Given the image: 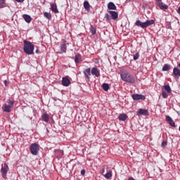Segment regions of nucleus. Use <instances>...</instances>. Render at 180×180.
Returning <instances> with one entry per match:
<instances>
[{"label":"nucleus","mask_w":180,"mask_h":180,"mask_svg":"<svg viewBox=\"0 0 180 180\" xmlns=\"http://www.w3.org/2000/svg\"><path fill=\"white\" fill-rule=\"evenodd\" d=\"M108 9H109L110 11H116V9H117V7H116V5H115L113 2H110L108 4Z\"/></svg>","instance_id":"17"},{"label":"nucleus","mask_w":180,"mask_h":180,"mask_svg":"<svg viewBox=\"0 0 180 180\" xmlns=\"http://www.w3.org/2000/svg\"><path fill=\"white\" fill-rule=\"evenodd\" d=\"M167 144H168V142L167 141H163L161 144L162 148H165Z\"/></svg>","instance_id":"32"},{"label":"nucleus","mask_w":180,"mask_h":180,"mask_svg":"<svg viewBox=\"0 0 180 180\" xmlns=\"http://www.w3.org/2000/svg\"><path fill=\"white\" fill-rule=\"evenodd\" d=\"M22 18L27 23H30V22H32V17L27 14H23Z\"/></svg>","instance_id":"18"},{"label":"nucleus","mask_w":180,"mask_h":180,"mask_svg":"<svg viewBox=\"0 0 180 180\" xmlns=\"http://www.w3.org/2000/svg\"><path fill=\"white\" fill-rule=\"evenodd\" d=\"M44 18H46V19H49V20H51V13H48V12H45L44 13Z\"/></svg>","instance_id":"25"},{"label":"nucleus","mask_w":180,"mask_h":180,"mask_svg":"<svg viewBox=\"0 0 180 180\" xmlns=\"http://www.w3.org/2000/svg\"><path fill=\"white\" fill-rule=\"evenodd\" d=\"M41 119H42L43 122H46V123L49 122V120H50L49 114H47V113L42 114Z\"/></svg>","instance_id":"19"},{"label":"nucleus","mask_w":180,"mask_h":180,"mask_svg":"<svg viewBox=\"0 0 180 180\" xmlns=\"http://www.w3.org/2000/svg\"><path fill=\"white\" fill-rule=\"evenodd\" d=\"M118 119H119V120H121L122 122H124L126 120V119H127V115L120 114Z\"/></svg>","instance_id":"24"},{"label":"nucleus","mask_w":180,"mask_h":180,"mask_svg":"<svg viewBox=\"0 0 180 180\" xmlns=\"http://www.w3.org/2000/svg\"><path fill=\"white\" fill-rule=\"evenodd\" d=\"M7 105H8V106H11V108H13V101L11 99L7 100Z\"/></svg>","instance_id":"31"},{"label":"nucleus","mask_w":180,"mask_h":180,"mask_svg":"<svg viewBox=\"0 0 180 180\" xmlns=\"http://www.w3.org/2000/svg\"><path fill=\"white\" fill-rule=\"evenodd\" d=\"M30 150L32 155H37V154H39V150H40V145L37 143H32L30 146Z\"/></svg>","instance_id":"4"},{"label":"nucleus","mask_w":180,"mask_h":180,"mask_svg":"<svg viewBox=\"0 0 180 180\" xmlns=\"http://www.w3.org/2000/svg\"><path fill=\"white\" fill-rule=\"evenodd\" d=\"M104 176L106 179H110L112 178V172H108Z\"/></svg>","instance_id":"27"},{"label":"nucleus","mask_w":180,"mask_h":180,"mask_svg":"<svg viewBox=\"0 0 180 180\" xmlns=\"http://www.w3.org/2000/svg\"><path fill=\"white\" fill-rule=\"evenodd\" d=\"M172 77L174 78H179L180 77V69L178 67H174L173 68Z\"/></svg>","instance_id":"9"},{"label":"nucleus","mask_w":180,"mask_h":180,"mask_svg":"<svg viewBox=\"0 0 180 180\" xmlns=\"http://www.w3.org/2000/svg\"><path fill=\"white\" fill-rule=\"evenodd\" d=\"M4 112H6L7 113H10V112L12 110V107L11 105H8V104H4L2 108Z\"/></svg>","instance_id":"15"},{"label":"nucleus","mask_w":180,"mask_h":180,"mask_svg":"<svg viewBox=\"0 0 180 180\" xmlns=\"http://www.w3.org/2000/svg\"><path fill=\"white\" fill-rule=\"evenodd\" d=\"M171 70V65L165 64L162 68V71H169Z\"/></svg>","instance_id":"23"},{"label":"nucleus","mask_w":180,"mask_h":180,"mask_svg":"<svg viewBox=\"0 0 180 180\" xmlns=\"http://www.w3.org/2000/svg\"><path fill=\"white\" fill-rule=\"evenodd\" d=\"M165 119L166 122L169 124V126H172V127H175V122H174V120H172L169 115H166Z\"/></svg>","instance_id":"11"},{"label":"nucleus","mask_w":180,"mask_h":180,"mask_svg":"<svg viewBox=\"0 0 180 180\" xmlns=\"http://www.w3.org/2000/svg\"><path fill=\"white\" fill-rule=\"evenodd\" d=\"M176 113H177V115H180L179 112H178V111L176 112Z\"/></svg>","instance_id":"43"},{"label":"nucleus","mask_w":180,"mask_h":180,"mask_svg":"<svg viewBox=\"0 0 180 180\" xmlns=\"http://www.w3.org/2000/svg\"><path fill=\"white\" fill-rule=\"evenodd\" d=\"M51 6V11L53 12V13H58V8H57V4L56 3H51L50 4Z\"/></svg>","instance_id":"14"},{"label":"nucleus","mask_w":180,"mask_h":180,"mask_svg":"<svg viewBox=\"0 0 180 180\" xmlns=\"http://www.w3.org/2000/svg\"><path fill=\"white\" fill-rule=\"evenodd\" d=\"M105 19H106V20H112V17L110 15H109L108 13L105 14L104 16Z\"/></svg>","instance_id":"33"},{"label":"nucleus","mask_w":180,"mask_h":180,"mask_svg":"<svg viewBox=\"0 0 180 180\" xmlns=\"http://www.w3.org/2000/svg\"><path fill=\"white\" fill-rule=\"evenodd\" d=\"M121 78L122 81L128 82L129 84H134L136 82V79L134 77L130 75L127 72H124L121 74Z\"/></svg>","instance_id":"3"},{"label":"nucleus","mask_w":180,"mask_h":180,"mask_svg":"<svg viewBox=\"0 0 180 180\" xmlns=\"http://www.w3.org/2000/svg\"><path fill=\"white\" fill-rule=\"evenodd\" d=\"M128 180H136V179H134V178H133V177H129V178L128 179Z\"/></svg>","instance_id":"39"},{"label":"nucleus","mask_w":180,"mask_h":180,"mask_svg":"<svg viewBox=\"0 0 180 180\" xmlns=\"http://www.w3.org/2000/svg\"><path fill=\"white\" fill-rule=\"evenodd\" d=\"M79 58H81V56H79V55H76L75 56V63L76 64H79Z\"/></svg>","instance_id":"29"},{"label":"nucleus","mask_w":180,"mask_h":180,"mask_svg":"<svg viewBox=\"0 0 180 180\" xmlns=\"http://www.w3.org/2000/svg\"><path fill=\"white\" fill-rule=\"evenodd\" d=\"M84 8L86 11L89 12L91 11V5H89V2L88 1H84Z\"/></svg>","instance_id":"21"},{"label":"nucleus","mask_w":180,"mask_h":180,"mask_svg":"<svg viewBox=\"0 0 180 180\" xmlns=\"http://www.w3.org/2000/svg\"><path fill=\"white\" fill-rule=\"evenodd\" d=\"M23 43H24L23 50L25 54H28V56L34 54V45H33L32 42L27 40H24Z\"/></svg>","instance_id":"1"},{"label":"nucleus","mask_w":180,"mask_h":180,"mask_svg":"<svg viewBox=\"0 0 180 180\" xmlns=\"http://www.w3.org/2000/svg\"><path fill=\"white\" fill-rule=\"evenodd\" d=\"M15 1L20 3V2H25V0H15Z\"/></svg>","instance_id":"38"},{"label":"nucleus","mask_w":180,"mask_h":180,"mask_svg":"<svg viewBox=\"0 0 180 180\" xmlns=\"http://www.w3.org/2000/svg\"><path fill=\"white\" fill-rule=\"evenodd\" d=\"M164 88L165 91H167V92H168L169 94H171V87L169 86V85H165L164 86Z\"/></svg>","instance_id":"30"},{"label":"nucleus","mask_w":180,"mask_h":180,"mask_svg":"<svg viewBox=\"0 0 180 180\" xmlns=\"http://www.w3.org/2000/svg\"><path fill=\"white\" fill-rule=\"evenodd\" d=\"M4 84L5 86H8V85H9V82H8V80H4Z\"/></svg>","instance_id":"37"},{"label":"nucleus","mask_w":180,"mask_h":180,"mask_svg":"<svg viewBox=\"0 0 180 180\" xmlns=\"http://www.w3.org/2000/svg\"><path fill=\"white\" fill-rule=\"evenodd\" d=\"M6 0H0V8H5L6 6V4L5 3Z\"/></svg>","instance_id":"28"},{"label":"nucleus","mask_w":180,"mask_h":180,"mask_svg":"<svg viewBox=\"0 0 180 180\" xmlns=\"http://www.w3.org/2000/svg\"><path fill=\"white\" fill-rule=\"evenodd\" d=\"M85 174H86V171H85V169H82V170H81V174L82 175H85Z\"/></svg>","instance_id":"36"},{"label":"nucleus","mask_w":180,"mask_h":180,"mask_svg":"<svg viewBox=\"0 0 180 180\" xmlns=\"http://www.w3.org/2000/svg\"><path fill=\"white\" fill-rule=\"evenodd\" d=\"M108 13L111 15V19H112V20H116V19L119 18V13L116 11H108Z\"/></svg>","instance_id":"12"},{"label":"nucleus","mask_w":180,"mask_h":180,"mask_svg":"<svg viewBox=\"0 0 180 180\" xmlns=\"http://www.w3.org/2000/svg\"><path fill=\"white\" fill-rule=\"evenodd\" d=\"M139 57H140V54L139 53H136L134 55V60L136 61V60H139Z\"/></svg>","instance_id":"34"},{"label":"nucleus","mask_w":180,"mask_h":180,"mask_svg":"<svg viewBox=\"0 0 180 180\" xmlns=\"http://www.w3.org/2000/svg\"><path fill=\"white\" fill-rule=\"evenodd\" d=\"M133 101H146V96L143 94H135L131 95Z\"/></svg>","instance_id":"6"},{"label":"nucleus","mask_w":180,"mask_h":180,"mask_svg":"<svg viewBox=\"0 0 180 180\" xmlns=\"http://www.w3.org/2000/svg\"><path fill=\"white\" fill-rule=\"evenodd\" d=\"M8 171H9V166H8L6 163L1 165V172L4 179L6 178V175L8 174Z\"/></svg>","instance_id":"5"},{"label":"nucleus","mask_w":180,"mask_h":180,"mask_svg":"<svg viewBox=\"0 0 180 180\" xmlns=\"http://www.w3.org/2000/svg\"><path fill=\"white\" fill-rule=\"evenodd\" d=\"M156 5H158L160 9H162V11H165V9H168V5L163 4L162 0H156Z\"/></svg>","instance_id":"7"},{"label":"nucleus","mask_w":180,"mask_h":180,"mask_svg":"<svg viewBox=\"0 0 180 180\" xmlns=\"http://www.w3.org/2000/svg\"><path fill=\"white\" fill-rule=\"evenodd\" d=\"M102 88L104 91H109V84H108V83L103 84Z\"/></svg>","instance_id":"26"},{"label":"nucleus","mask_w":180,"mask_h":180,"mask_svg":"<svg viewBox=\"0 0 180 180\" xmlns=\"http://www.w3.org/2000/svg\"><path fill=\"white\" fill-rule=\"evenodd\" d=\"M60 53H67V44L65 43L60 44Z\"/></svg>","instance_id":"20"},{"label":"nucleus","mask_w":180,"mask_h":180,"mask_svg":"<svg viewBox=\"0 0 180 180\" xmlns=\"http://www.w3.org/2000/svg\"><path fill=\"white\" fill-rule=\"evenodd\" d=\"M155 23L154 20H147L145 22H141L140 20H137L135 22V26L138 27H141V29H147L149 26H151Z\"/></svg>","instance_id":"2"},{"label":"nucleus","mask_w":180,"mask_h":180,"mask_svg":"<svg viewBox=\"0 0 180 180\" xmlns=\"http://www.w3.org/2000/svg\"><path fill=\"white\" fill-rule=\"evenodd\" d=\"M177 67H179V68H180V63L177 64Z\"/></svg>","instance_id":"41"},{"label":"nucleus","mask_w":180,"mask_h":180,"mask_svg":"<svg viewBox=\"0 0 180 180\" xmlns=\"http://www.w3.org/2000/svg\"><path fill=\"white\" fill-rule=\"evenodd\" d=\"M39 51H40L39 49H37L35 52L37 53V54H39Z\"/></svg>","instance_id":"40"},{"label":"nucleus","mask_w":180,"mask_h":180,"mask_svg":"<svg viewBox=\"0 0 180 180\" xmlns=\"http://www.w3.org/2000/svg\"><path fill=\"white\" fill-rule=\"evenodd\" d=\"M91 68H86L84 70L83 74H84L85 78L89 79V75H91Z\"/></svg>","instance_id":"16"},{"label":"nucleus","mask_w":180,"mask_h":180,"mask_svg":"<svg viewBox=\"0 0 180 180\" xmlns=\"http://www.w3.org/2000/svg\"><path fill=\"white\" fill-rule=\"evenodd\" d=\"M90 32L93 36H95L96 34V27H95L94 25H90Z\"/></svg>","instance_id":"22"},{"label":"nucleus","mask_w":180,"mask_h":180,"mask_svg":"<svg viewBox=\"0 0 180 180\" xmlns=\"http://www.w3.org/2000/svg\"><path fill=\"white\" fill-rule=\"evenodd\" d=\"M137 116H148V110H144L143 108H139V110L136 112Z\"/></svg>","instance_id":"8"},{"label":"nucleus","mask_w":180,"mask_h":180,"mask_svg":"<svg viewBox=\"0 0 180 180\" xmlns=\"http://www.w3.org/2000/svg\"><path fill=\"white\" fill-rule=\"evenodd\" d=\"M70 84L71 81L69 80L68 77L62 78V85H63V86H70Z\"/></svg>","instance_id":"13"},{"label":"nucleus","mask_w":180,"mask_h":180,"mask_svg":"<svg viewBox=\"0 0 180 180\" xmlns=\"http://www.w3.org/2000/svg\"><path fill=\"white\" fill-rule=\"evenodd\" d=\"M91 72L93 75H95V77H96L97 78H99V77H101V71L98 69H97L96 67H94L91 69Z\"/></svg>","instance_id":"10"},{"label":"nucleus","mask_w":180,"mask_h":180,"mask_svg":"<svg viewBox=\"0 0 180 180\" xmlns=\"http://www.w3.org/2000/svg\"><path fill=\"white\" fill-rule=\"evenodd\" d=\"M169 29H171V24H169Z\"/></svg>","instance_id":"42"},{"label":"nucleus","mask_w":180,"mask_h":180,"mask_svg":"<svg viewBox=\"0 0 180 180\" xmlns=\"http://www.w3.org/2000/svg\"><path fill=\"white\" fill-rule=\"evenodd\" d=\"M162 98H164L165 99H167V98H168V94L165 91L162 92Z\"/></svg>","instance_id":"35"}]
</instances>
